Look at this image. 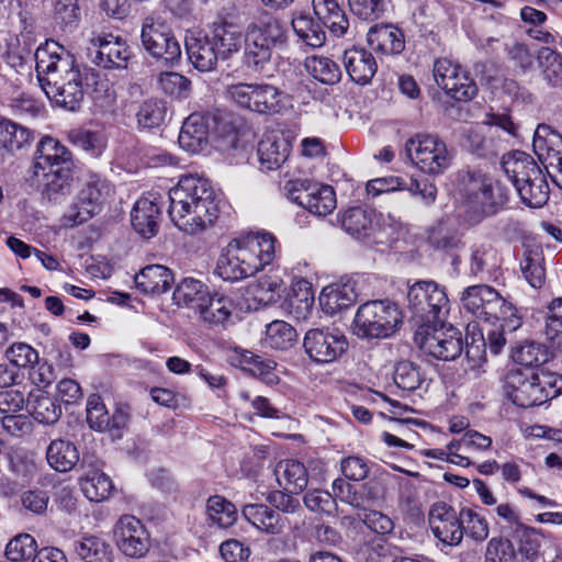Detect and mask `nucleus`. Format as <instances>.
<instances>
[{
	"label": "nucleus",
	"mask_w": 562,
	"mask_h": 562,
	"mask_svg": "<svg viewBox=\"0 0 562 562\" xmlns=\"http://www.w3.org/2000/svg\"><path fill=\"white\" fill-rule=\"evenodd\" d=\"M35 60L41 88L50 101L66 110H77L87 90L97 82L95 71L78 65L55 41L40 46Z\"/></svg>",
	"instance_id": "1"
},
{
	"label": "nucleus",
	"mask_w": 562,
	"mask_h": 562,
	"mask_svg": "<svg viewBox=\"0 0 562 562\" xmlns=\"http://www.w3.org/2000/svg\"><path fill=\"white\" fill-rule=\"evenodd\" d=\"M168 214L172 223L187 234H198L217 218L218 206L209 180L183 176L168 192Z\"/></svg>",
	"instance_id": "2"
},
{
	"label": "nucleus",
	"mask_w": 562,
	"mask_h": 562,
	"mask_svg": "<svg viewBox=\"0 0 562 562\" xmlns=\"http://www.w3.org/2000/svg\"><path fill=\"white\" fill-rule=\"evenodd\" d=\"M286 42L282 23L268 12L260 13L246 29L245 64L254 71H261L270 63L272 50Z\"/></svg>",
	"instance_id": "3"
},
{
	"label": "nucleus",
	"mask_w": 562,
	"mask_h": 562,
	"mask_svg": "<svg viewBox=\"0 0 562 562\" xmlns=\"http://www.w3.org/2000/svg\"><path fill=\"white\" fill-rule=\"evenodd\" d=\"M401 323L402 314L396 304L389 300H373L359 306L353 330L360 338L383 339L392 336Z\"/></svg>",
	"instance_id": "4"
},
{
	"label": "nucleus",
	"mask_w": 562,
	"mask_h": 562,
	"mask_svg": "<svg viewBox=\"0 0 562 562\" xmlns=\"http://www.w3.org/2000/svg\"><path fill=\"white\" fill-rule=\"evenodd\" d=\"M405 153L417 168L432 176L442 175L451 167L454 158V150L435 134H416L411 137L405 143Z\"/></svg>",
	"instance_id": "5"
},
{
	"label": "nucleus",
	"mask_w": 562,
	"mask_h": 562,
	"mask_svg": "<svg viewBox=\"0 0 562 562\" xmlns=\"http://www.w3.org/2000/svg\"><path fill=\"white\" fill-rule=\"evenodd\" d=\"M414 342L425 355L442 361L454 360L463 350L461 331L446 325L443 319L440 323L419 324Z\"/></svg>",
	"instance_id": "6"
},
{
	"label": "nucleus",
	"mask_w": 562,
	"mask_h": 562,
	"mask_svg": "<svg viewBox=\"0 0 562 562\" xmlns=\"http://www.w3.org/2000/svg\"><path fill=\"white\" fill-rule=\"evenodd\" d=\"M227 247L234 254L245 279L270 265L276 257V238L270 233H249L233 239Z\"/></svg>",
	"instance_id": "7"
},
{
	"label": "nucleus",
	"mask_w": 562,
	"mask_h": 562,
	"mask_svg": "<svg viewBox=\"0 0 562 562\" xmlns=\"http://www.w3.org/2000/svg\"><path fill=\"white\" fill-rule=\"evenodd\" d=\"M406 299L417 326L440 323L449 311V301L445 289L434 281L415 282L408 288Z\"/></svg>",
	"instance_id": "8"
},
{
	"label": "nucleus",
	"mask_w": 562,
	"mask_h": 562,
	"mask_svg": "<svg viewBox=\"0 0 562 562\" xmlns=\"http://www.w3.org/2000/svg\"><path fill=\"white\" fill-rule=\"evenodd\" d=\"M462 192L468 206L479 210L482 216L494 215L508 200L507 189L481 171L468 172Z\"/></svg>",
	"instance_id": "9"
},
{
	"label": "nucleus",
	"mask_w": 562,
	"mask_h": 562,
	"mask_svg": "<svg viewBox=\"0 0 562 562\" xmlns=\"http://www.w3.org/2000/svg\"><path fill=\"white\" fill-rule=\"evenodd\" d=\"M114 192L113 186L104 178L92 175L82 184L74 204L64 214L67 226L80 225L98 214Z\"/></svg>",
	"instance_id": "10"
},
{
	"label": "nucleus",
	"mask_w": 562,
	"mask_h": 562,
	"mask_svg": "<svg viewBox=\"0 0 562 562\" xmlns=\"http://www.w3.org/2000/svg\"><path fill=\"white\" fill-rule=\"evenodd\" d=\"M225 95L237 105L260 114L281 111L280 91L271 85L237 83L226 87Z\"/></svg>",
	"instance_id": "11"
},
{
	"label": "nucleus",
	"mask_w": 562,
	"mask_h": 562,
	"mask_svg": "<svg viewBox=\"0 0 562 562\" xmlns=\"http://www.w3.org/2000/svg\"><path fill=\"white\" fill-rule=\"evenodd\" d=\"M284 189L293 202L317 216H325L336 207V195L330 186L295 179L288 181Z\"/></svg>",
	"instance_id": "12"
},
{
	"label": "nucleus",
	"mask_w": 562,
	"mask_h": 562,
	"mask_svg": "<svg viewBox=\"0 0 562 562\" xmlns=\"http://www.w3.org/2000/svg\"><path fill=\"white\" fill-rule=\"evenodd\" d=\"M303 348L314 362L331 363L345 353L348 342L337 329L312 328L305 333Z\"/></svg>",
	"instance_id": "13"
},
{
	"label": "nucleus",
	"mask_w": 562,
	"mask_h": 562,
	"mask_svg": "<svg viewBox=\"0 0 562 562\" xmlns=\"http://www.w3.org/2000/svg\"><path fill=\"white\" fill-rule=\"evenodd\" d=\"M140 37L144 48L157 60L172 66L181 58L180 43L164 23L146 19Z\"/></svg>",
	"instance_id": "14"
},
{
	"label": "nucleus",
	"mask_w": 562,
	"mask_h": 562,
	"mask_svg": "<svg viewBox=\"0 0 562 562\" xmlns=\"http://www.w3.org/2000/svg\"><path fill=\"white\" fill-rule=\"evenodd\" d=\"M434 78L438 87L457 101H469L477 93L474 80L461 69L460 65L447 58L436 60Z\"/></svg>",
	"instance_id": "15"
},
{
	"label": "nucleus",
	"mask_w": 562,
	"mask_h": 562,
	"mask_svg": "<svg viewBox=\"0 0 562 562\" xmlns=\"http://www.w3.org/2000/svg\"><path fill=\"white\" fill-rule=\"evenodd\" d=\"M74 181L71 166L42 170L34 176L27 172L26 182L41 191L42 199L49 203H59L71 192Z\"/></svg>",
	"instance_id": "16"
},
{
	"label": "nucleus",
	"mask_w": 562,
	"mask_h": 562,
	"mask_svg": "<svg viewBox=\"0 0 562 562\" xmlns=\"http://www.w3.org/2000/svg\"><path fill=\"white\" fill-rule=\"evenodd\" d=\"M114 535L119 549L126 557L142 558L149 551V533L135 516H122L115 525Z\"/></svg>",
	"instance_id": "17"
},
{
	"label": "nucleus",
	"mask_w": 562,
	"mask_h": 562,
	"mask_svg": "<svg viewBox=\"0 0 562 562\" xmlns=\"http://www.w3.org/2000/svg\"><path fill=\"white\" fill-rule=\"evenodd\" d=\"M461 512L458 514L445 502L435 503L429 512V524L434 536L447 546H458L464 536Z\"/></svg>",
	"instance_id": "18"
},
{
	"label": "nucleus",
	"mask_w": 562,
	"mask_h": 562,
	"mask_svg": "<svg viewBox=\"0 0 562 562\" xmlns=\"http://www.w3.org/2000/svg\"><path fill=\"white\" fill-rule=\"evenodd\" d=\"M504 392L515 405L532 407L543 404V394L539 389L536 373L527 374L520 370H510L504 380Z\"/></svg>",
	"instance_id": "19"
},
{
	"label": "nucleus",
	"mask_w": 562,
	"mask_h": 562,
	"mask_svg": "<svg viewBox=\"0 0 562 562\" xmlns=\"http://www.w3.org/2000/svg\"><path fill=\"white\" fill-rule=\"evenodd\" d=\"M89 49H94L92 61L105 69L126 68L131 57L126 43L112 34H93Z\"/></svg>",
	"instance_id": "20"
},
{
	"label": "nucleus",
	"mask_w": 562,
	"mask_h": 562,
	"mask_svg": "<svg viewBox=\"0 0 562 562\" xmlns=\"http://www.w3.org/2000/svg\"><path fill=\"white\" fill-rule=\"evenodd\" d=\"M186 49L191 64L200 71L213 70L222 59L207 32H196L187 36Z\"/></svg>",
	"instance_id": "21"
},
{
	"label": "nucleus",
	"mask_w": 562,
	"mask_h": 562,
	"mask_svg": "<svg viewBox=\"0 0 562 562\" xmlns=\"http://www.w3.org/2000/svg\"><path fill=\"white\" fill-rule=\"evenodd\" d=\"M71 166V153L56 138L43 137L36 146L35 158L27 172L34 176L42 170Z\"/></svg>",
	"instance_id": "22"
},
{
	"label": "nucleus",
	"mask_w": 562,
	"mask_h": 562,
	"mask_svg": "<svg viewBox=\"0 0 562 562\" xmlns=\"http://www.w3.org/2000/svg\"><path fill=\"white\" fill-rule=\"evenodd\" d=\"M502 166L516 190L529 181L537 180V178L543 176L541 168L535 159L519 150L503 156Z\"/></svg>",
	"instance_id": "23"
},
{
	"label": "nucleus",
	"mask_w": 562,
	"mask_h": 562,
	"mask_svg": "<svg viewBox=\"0 0 562 562\" xmlns=\"http://www.w3.org/2000/svg\"><path fill=\"white\" fill-rule=\"evenodd\" d=\"M461 303L475 317L490 321V314L499 304V293L486 284L468 286L462 292Z\"/></svg>",
	"instance_id": "24"
},
{
	"label": "nucleus",
	"mask_w": 562,
	"mask_h": 562,
	"mask_svg": "<svg viewBox=\"0 0 562 562\" xmlns=\"http://www.w3.org/2000/svg\"><path fill=\"white\" fill-rule=\"evenodd\" d=\"M160 207L155 193L136 201L131 212L133 228L143 237L150 238L158 232Z\"/></svg>",
	"instance_id": "25"
},
{
	"label": "nucleus",
	"mask_w": 562,
	"mask_h": 562,
	"mask_svg": "<svg viewBox=\"0 0 562 562\" xmlns=\"http://www.w3.org/2000/svg\"><path fill=\"white\" fill-rule=\"evenodd\" d=\"M360 280H351L342 284L325 286L319 295L322 310L334 315L356 303L359 299Z\"/></svg>",
	"instance_id": "26"
},
{
	"label": "nucleus",
	"mask_w": 562,
	"mask_h": 562,
	"mask_svg": "<svg viewBox=\"0 0 562 562\" xmlns=\"http://www.w3.org/2000/svg\"><path fill=\"white\" fill-rule=\"evenodd\" d=\"M178 143L188 153L202 151L209 143V117L196 112L190 114L182 123Z\"/></svg>",
	"instance_id": "27"
},
{
	"label": "nucleus",
	"mask_w": 562,
	"mask_h": 562,
	"mask_svg": "<svg viewBox=\"0 0 562 562\" xmlns=\"http://www.w3.org/2000/svg\"><path fill=\"white\" fill-rule=\"evenodd\" d=\"M210 38L214 42L222 59L229 58L239 52L243 43V34L238 25L226 19L214 21L209 31Z\"/></svg>",
	"instance_id": "28"
},
{
	"label": "nucleus",
	"mask_w": 562,
	"mask_h": 562,
	"mask_svg": "<svg viewBox=\"0 0 562 562\" xmlns=\"http://www.w3.org/2000/svg\"><path fill=\"white\" fill-rule=\"evenodd\" d=\"M241 514L251 526L266 535H280L286 526V519L265 504H247L243 506Z\"/></svg>",
	"instance_id": "29"
},
{
	"label": "nucleus",
	"mask_w": 562,
	"mask_h": 562,
	"mask_svg": "<svg viewBox=\"0 0 562 562\" xmlns=\"http://www.w3.org/2000/svg\"><path fill=\"white\" fill-rule=\"evenodd\" d=\"M342 64L350 79L358 85L369 83L378 69L373 55L364 48L346 49Z\"/></svg>",
	"instance_id": "30"
},
{
	"label": "nucleus",
	"mask_w": 562,
	"mask_h": 562,
	"mask_svg": "<svg viewBox=\"0 0 562 562\" xmlns=\"http://www.w3.org/2000/svg\"><path fill=\"white\" fill-rule=\"evenodd\" d=\"M367 41L373 50L385 55H397L405 48L402 31L389 24L371 26L367 34Z\"/></svg>",
	"instance_id": "31"
},
{
	"label": "nucleus",
	"mask_w": 562,
	"mask_h": 562,
	"mask_svg": "<svg viewBox=\"0 0 562 562\" xmlns=\"http://www.w3.org/2000/svg\"><path fill=\"white\" fill-rule=\"evenodd\" d=\"M290 143L280 135L268 134L258 144V158L262 169L276 170L289 158Z\"/></svg>",
	"instance_id": "32"
},
{
	"label": "nucleus",
	"mask_w": 562,
	"mask_h": 562,
	"mask_svg": "<svg viewBox=\"0 0 562 562\" xmlns=\"http://www.w3.org/2000/svg\"><path fill=\"white\" fill-rule=\"evenodd\" d=\"M276 475L280 486L290 493H301L308 484L311 474L306 465L299 460L285 459L278 462Z\"/></svg>",
	"instance_id": "33"
},
{
	"label": "nucleus",
	"mask_w": 562,
	"mask_h": 562,
	"mask_svg": "<svg viewBox=\"0 0 562 562\" xmlns=\"http://www.w3.org/2000/svg\"><path fill=\"white\" fill-rule=\"evenodd\" d=\"M46 459L52 469L66 473L80 461V454L75 443L65 439H54L46 449Z\"/></svg>",
	"instance_id": "34"
},
{
	"label": "nucleus",
	"mask_w": 562,
	"mask_h": 562,
	"mask_svg": "<svg viewBox=\"0 0 562 562\" xmlns=\"http://www.w3.org/2000/svg\"><path fill=\"white\" fill-rule=\"evenodd\" d=\"M173 281L171 271L161 265H150L135 276L136 286L145 294L165 293Z\"/></svg>",
	"instance_id": "35"
},
{
	"label": "nucleus",
	"mask_w": 562,
	"mask_h": 562,
	"mask_svg": "<svg viewBox=\"0 0 562 562\" xmlns=\"http://www.w3.org/2000/svg\"><path fill=\"white\" fill-rule=\"evenodd\" d=\"M74 550L83 562L113 561L114 551L112 546L99 536H82L79 540L75 541Z\"/></svg>",
	"instance_id": "36"
},
{
	"label": "nucleus",
	"mask_w": 562,
	"mask_h": 562,
	"mask_svg": "<svg viewBox=\"0 0 562 562\" xmlns=\"http://www.w3.org/2000/svg\"><path fill=\"white\" fill-rule=\"evenodd\" d=\"M374 213L362 207H350L339 217L342 229L350 236L364 239L374 232Z\"/></svg>",
	"instance_id": "37"
},
{
	"label": "nucleus",
	"mask_w": 562,
	"mask_h": 562,
	"mask_svg": "<svg viewBox=\"0 0 562 562\" xmlns=\"http://www.w3.org/2000/svg\"><path fill=\"white\" fill-rule=\"evenodd\" d=\"M209 294L207 286L203 282L184 278L177 284L172 300L178 306H186L198 313L203 303H206Z\"/></svg>",
	"instance_id": "38"
},
{
	"label": "nucleus",
	"mask_w": 562,
	"mask_h": 562,
	"mask_svg": "<svg viewBox=\"0 0 562 562\" xmlns=\"http://www.w3.org/2000/svg\"><path fill=\"white\" fill-rule=\"evenodd\" d=\"M26 411L36 422L46 425L55 424L61 416V407L57 401L42 391L27 394Z\"/></svg>",
	"instance_id": "39"
},
{
	"label": "nucleus",
	"mask_w": 562,
	"mask_h": 562,
	"mask_svg": "<svg viewBox=\"0 0 562 562\" xmlns=\"http://www.w3.org/2000/svg\"><path fill=\"white\" fill-rule=\"evenodd\" d=\"M314 305V293L310 283L299 282L293 293L285 301V311L296 321L311 317Z\"/></svg>",
	"instance_id": "40"
},
{
	"label": "nucleus",
	"mask_w": 562,
	"mask_h": 562,
	"mask_svg": "<svg viewBox=\"0 0 562 562\" xmlns=\"http://www.w3.org/2000/svg\"><path fill=\"white\" fill-rule=\"evenodd\" d=\"M296 36L307 46L316 48L324 45L326 33L323 26L308 15H299L292 20Z\"/></svg>",
	"instance_id": "41"
},
{
	"label": "nucleus",
	"mask_w": 562,
	"mask_h": 562,
	"mask_svg": "<svg viewBox=\"0 0 562 562\" xmlns=\"http://www.w3.org/2000/svg\"><path fill=\"white\" fill-rule=\"evenodd\" d=\"M80 486L86 495L92 502H102L108 498L113 490L111 479L101 471H87L85 477L80 481Z\"/></svg>",
	"instance_id": "42"
},
{
	"label": "nucleus",
	"mask_w": 562,
	"mask_h": 562,
	"mask_svg": "<svg viewBox=\"0 0 562 562\" xmlns=\"http://www.w3.org/2000/svg\"><path fill=\"white\" fill-rule=\"evenodd\" d=\"M297 341L294 327L284 321H273L266 327V342L273 349L288 350Z\"/></svg>",
	"instance_id": "43"
},
{
	"label": "nucleus",
	"mask_w": 562,
	"mask_h": 562,
	"mask_svg": "<svg viewBox=\"0 0 562 562\" xmlns=\"http://www.w3.org/2000/svg\"><path fill=\"white\" fill-rule=\"evenodd\" d=\"M233 303L224 295L209 294L206 303L198 311L200 317L209 324H223L232 314Z\"/></svg>",
	"instance_id": "44"
},
{
	"label": "nucleus",
	"mask_w": 562,
	"mask_h": 562,
	"mask_svg": "<svg viewBox=\"0 0 562 562\" xmlns=\"http://www.w3.org/2000/svg\"><path fill=\"white\" fill-rule=\"evenodd\" d=\"M206 512L212 522L220 528H228L237 519L236 506L220 495L207 499Z\"/></svg>",
	"instance_id": "45"
},
{
	"label": "nucleus",
	"mask_w": 562,
	"mask_h": 562,
	"mask_svg": "<svg viewBox=\"0 0 562 562\" xmlns=\"http://www.w3.org/2000/svg\"><path fill=\"white\" fill-rule=\"evenodd\" d=\"M31 138L32 132L29 128L8 120H0V140L3 149H20L30 143Z\"/></svg>",
	"instance_id": "46"
},
{
	"label": "nucleus",
	"mask_w": 562,
	"mask_h": 562,
	"mask_svg": "<svg viewBox=\"0 0 562 562\" xmlns=\"http://www.w3.org/2000/svg\"><path fill=\"white\" fill-rule=\"evenodd\" d=\"M512 357L515 362L524 367H538L548 361L547 348L535 341H525L513 349Z\"/></svg>",
	"instance_id": "47"
},
{
	"label": "nucleus",
	"mask_w": 562,
	"mask_h": 562,
	"mask_svg": "<svg viewBox=\"0 0 562 562\" xmlns=\"http://www.w3.org/2000/svg\"><path fill=\"white\" fill-rule=\"evenodd\" d=\"M497 266V250L491 244H475L471 247L470 271L472 274L477 276Z\"/></svg>",
	"instance_id": "48"
},
{
	"label": "nucleus",
	"mask_w": 562,
	"mask_h": 562,
	"mask_svg": "<svg viewBox=\"0 0 562 562\" xmlns=\"http://www.w3.org/2000/svg\"><path fill=\"white\" fill-rule=\"evenodd\" d=\"M37 543L30 533H19L13 537L5 547V558L11 562H24L34 558Z\"/></svg>",
	"instance_id": "49"
},
{
	"label": "nucleus",
	"mask_w": 562,
	"mask_h": 562,
	"mask_svg": "<svg viewBox=\"0 0 562 562\" xmlns=\"http://www.w3.org/2000/svg\"><path fill=\"white\" fill-rule=\"evenodd\" d=\"M538 58L544 80L553 87H562V56L549 47H542Z\"/></svg>",
	"instance_id": "50"
},
{
	"label": "nucleus",
	"mask_w": 562,
	"mask_h": 562,
	"mask_svg": "<svg viewBox=\"0 0 562 562\" xmlns=\"http://www.w3.org/2000/svg\"><path fill=\"white\" fill-rule=\"evenodd\" d=\"M516 191L521 202L529 207H541L549 199V184L544 175L519 187Z\"/></svg>",
	"instance_id": "51"
},
{
	"label": "nucleus",
	"mask_w": 562,
	"mask_h": 562,
	"mask_svg": "<svg viewBox=\"0 0 562 562\" xmlns=\"http://www.w3.org/2000/svg\"><path fill=\"white\" fill-rule=\"evenodd\" d=\"M306 66L310 74L324 85H335L341 78L338 65L328 57H312Z\"/></svg>",
	"instance_id": "52"
},
{
	"label": "nucleus",
	"mask_w": 562,
	"mask_h": 562,
	"mask_svg": "<svg viewBox=\"0 0 562 562\" xmlns=\"http://www.w3.org/2000/svg\"><path fill=\"white\" fill-rule=\"evenodd\" d=\"M166 104L158 99H149L142 103L136 117L140 126L145 128H153L159 126L165 121Z\"/></svg>",
	"instance_id": "53"
},
{
	"label": "nucleus",
	"mask_w": 562,
	"mask_h": 562,
	"mask_svg": "<svg viewBox=\"0 0 562 562\" xmlns=\"http://www.w3.org/2000/svg\"><path fill=\"white\" fill-rule=\"evenodd\" d=\"M54 18L64 31L75 30L81 18L78 0H56Z\"/></svg>",
	"instance_id": "54"
},
{
	"label": "nucleus",
	"mask_w": 562,
	"mask_h": 562,
	"mask_svg": "<svg viewBox=\"0 0 562 562\" xmlns=\"http://www.w3.org/2000/svg\"><path fill=\"white\" fill-rule=\"evenodd\" d=\"M461 521H463L464 535L479 542L487 539L490 533L488 522L476 512L468 507L462 508Z\"/></svg>",
	"instance_id": "55"
},
{
	"label": "nucleus",
	"mask_w": 562,
	"mask_h": 562,
	"mask_svg": "<svg viewBox=\"0 0 562 562\" xmlns=\"http://www.w3.org/2000/svg\"><path fill=\"white\" fill-rule=\"evenodd\" d=\"M546 335L562 351V297L552 300L548 306Z\"/></svg>",
	"instance_id": "56"
},
{
	"label": "nucleus",
	"mask_w": 562,
	"mask_h": 562,
	"mask_svg": "<svg viewBox=\"0 0 562 562\" xmlns=\"http://www.w3.org/2000/svg\"><path fill=\"white\" fill-rule=\"evenodd\" d=\"M157 85L164 93L179 99L186 98L190 90V80L173 71L160 72Z\"/></svg>",
	"instance_id": "57"
},
{
	"label": "nucleus",
	"mask_w": 562,
	"mask_h": 562,
	"mask_svg": "<svg viewBox=\"0 0 562 562\" xmlns=\"http://www.w3.org/2000/svg\"><path fill=\"white\" fill-rule=\"evenodd\" d=\"M393 380L397 387L404 391H414L419 387L423 378L419 368L405 360L396 364Z\"/></svg>",
	"instance_id": "58"
},
{
	"label": "nucleus",
	"mask_w": 562,
	"mask_h": 562,
	"mask_svg": "<svg viewBox=\"0 0 562 562\" xmlns=\"http://www.w3.org/2000/svg\"><path fill=\"white\" fill-rule=\"evenodd\" d=\"M498 322L502 330L515 331L521 326V317L518 315L517 308L499 295V304L495 311L490 314V321Z\"/></svg>",
	"instance_id": "59"
},
{
	"label": "nucleus",
	"mask_w": 562,
	"mask_h": 562,
	"mask_svg": "<svg viewBox=\"0 0 562 562\" xmlns=\"http://www.w3.org/2000/svg\"><path fill=\"white\" fill-rule=\"evenodd\" d=\"M5 357L15 368H30L38 363V352L25 342H14L5 350Z\"/></svg>",
	"instance_id": "60"
},
{
	"label": "nucleus",
	"mask_w": 562,
	"mask_h": 562,
	"mask_svg": "<svg viewBox=\"0 0 562 562\" xmlns=\"http://www.w3.org/2000/svg\"><path fill=\"white\" fill-rule=\"evenodd\" d=\"M87 422L94 430H110V415L99 395L93 394L88 398Z\"/></svg>",
	"instance_id": "61"
},
{
	"label": "nucleus",
	"mask_w": 562,
	"mask_h": 562,
	"mask_svg": "<svg viewBox=\"0 0 562 562\" xmlns=\"http://www.w3.org/2000/svg\"><path fill=\"white\" fill-rule=\"evenodd\" d=\"M282 281L279 278L263 277L252 286L255 299L261 304H271L280 297Z\"/></svg>",
	"instance_id": "62"
},
{
	"label": "nucleus",
	"mask_w": 562,
	"mask_h": 562,
	"mask_svg": "<svg viewBox=\"0 0 562 562\" xmlns=\"http://www.w3.org/2000/svg\"><path fill=\"white\" fill-rule=\"evenodd\" d=\"M23 408H27V394L24 390L8 387L0 391V413H20Z\"/></svg>",
	"instance_id": "63"
},
{
	"label": "nucleus",
	"mask_w": 562,
	"mask_h": 562,
	"mask_svg": "<svg viewBox=\"0 0 562 562\" xmlns=\"http://www.w3.org/2000/svg\"><path fill=\"white\" fill-rule=\"evenodd\" d=\"M72 143L91 156H99L105 144L101 134L88 130L76 131L71 134Z\"/></svg>",
	"instance_id": "64"
}]
</instances>
